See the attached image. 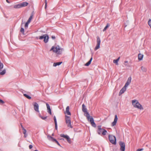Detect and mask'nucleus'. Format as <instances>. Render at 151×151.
Masks as SVG:
<instances>
[{
  "mask_svg": "<svg viewBox=\"0 0 151 151\" xmlns=\"http://www.w3.org/2000/svg\"><path fill=\"white\" fill-rule=\"evenodd\" d=\"M132 104L134 107L137 108L140 110H143L144 109L142 106L139 103L138 100H133L132 101Z\"/></svg>",
  "mask_w": 151,
  "mask_h": 151,
  "instance_id": "nucleus-1",
  "label": "nucleus"
},
{
  "mask_svg": "<svg viewBox=\"0 0 151 151\" xmlns=\"http://www.w3.org/2000/svg\"><path fill=\"white\" fill-rule=\"evenodd\" d=\"M98 128L97 132L99 134L105 135L107 133V131L104 129L102 128L101 126H98Z\"/></svg>",
  "mask_w": 151,
  "mask_h": 151,
  "instance_id": "nucleus-2",
  "label": "nucleus"
},
{
  "mask_svg": "<svg viewBox=\"0 0 151 151\" xmlns=\"http://www.w3.org/2000/svg\"><path fill=\"white\" fill-rule=\"evenodd\" d=\"M61 50L59 46H57L56 47H55L54 46H52L50 49V51H53L58 54H60L61 52L60 51Z\"/></svg>",
  "mask_w": 151,
  "mask_h": 151,
  "instance_id": "nucleus-3",
  "label": "nucleus"
},
{
  "mask_svg": "<svg viewBox=\"0 0 151 151\" xmlns=\"http://www.w3.org/2000/svg\"><path fill=\"white\" fill-rule=\"evenodd\" d=\"M109 138L110 142L112 144L116 145V139L115 136L111 135H109Z\"/></svg>",
  "mask_w": 151,
  "mask_h": 151,
  "instance_id": "nucleus-4",
  "label": "nucleus"
},
{
  "mask_svg": "<svg viewBox=\"0 0 151 151\" xmlns=\"http://www.w3.org/2000/svg\"><path fill=\"white\" fill-rule=\"evenodd\" d=\"M65 122L68 127L71 128H73V126L71 125L70 118V116H65Z\"/></svg>",
  "mask_w": 151,
  "mask_h": 151,
  "instance_id": "nucleus-5",
  "label": "nucleus"
},
{
  "mask_svg": "<svg viewBox=\"0 0 151 151\" xmlns=\"http://www.w3.org/2000/svg\"><path fill=\"white\" fill-rule=\"evenodd\" d=\"M39 39L40 40H42L44 39V42L45 43H46L48 42L49 37L47 35H44L42 36L39 37Z\"/></svg>",
  "mask_w": 151,
  "mask_h": 151,
  "instance_id": "nucleus-6",
  "label": "nucleus"
},
{
  "mask_svg": "<svg viewBox=\"0 0 151 151\" xmlns=\"http://www.w3.org/2000/svg\"><path fill=\"white\" fill-rule=\"evenodd\" d=\"M101 43V40L99 36L97 37L96 45L94 48V50H96L100 47V44Z\"/></svg>",
  "mask_w": 151,
  "mask_h": 151,
  "instance_id": "nucleus-7",
  "label": "nucleus"
},
{
  "mask_svg": "<svg viewBox=\"0 0 151 151\" xmlns=\"http://www.w3.org/2000/svg\"><path fill=\"white\" fill-rule=\"evenodd\" d=\"M61 137L65 138L69 144L71 143V139L67 135H65L64 134H60Z\"/></svg>",
  "mask_w": 151,
  "mask_h": 151,
  "instance_id": "nucleus-8",
  "label": "nucleus"
},
{
  "mask_svg": "<svg viewBox=\"0 0 151 151\" xmlns=\"http://www.w3.org/2000/svg\"><path fill=\"white\" fill-rule=\"evenodd\" d=\"M61 137L65 138L69 144L71 143V139L67 135H65L64 134H60Z\"/></svg>",
  "mask_w": 151,
  "mask_h": 151,
  "instance_id": "nucleus-9",
  "label": "nucleus"
},
{
  "mask_svg": "<svg viewBox=\"0 0 151 151\" xmlns=\"http://www.w3.org/2000/svg\"><path fill=\"white\" fill-rule=\"evenodd\" d=\"M61 137L65 138L69 144L71 143V139L67 135H65L64 134H60Z\"/></svg>",
  "mask_w": 151,
  "mask_h": 151,
  "instance_id": "nucleus-10",
  "label": "nucleus"
},
{
  "mask_svg": "<svg viewBox=\"0 0 151 151\" xmlns=\"http://www.w3.org/2000/svg\"><path fill=\"white\" fill-rule=\"evenodd\" d=\"M47 138L49 140L52 142H55L59 146H60V143L58 141L53 137L50 136H48Z\"/></svg>",
  "mask_w": 151,
  "mask_h": 151,
  "instance_id": "nucleus-11",
  "label": "nucleus"
},
{
  "mask_svg": "<svg viewBox=\"0 0 151 151\" xmlns=\"http://www.w3.org/2000/svg\"><path fill=\"white\" fill-rule=\"evenodd\" d=\"M119 145L120 146V150L121 151H124L125 147V143L122 142H120Z\"/></svg>",
  "mask_w": 151,
  "mask_h": 151,
  "instance_id": "nucleus-12",
  "label": "nucleus"
},
{
  "mask_svg": "<svg viewBox=\"0 0 151 151\" xmlns=\"http://www.w3.org/2000/svg\"><path fill=\"white\" fill-rule=\"evenodd\" d=\"M32 104L34 106V109L35 111L37 112H39V106L38 104L36 102H34Z\"/></svg>",
  "mask_w": 151,
  "mask_h": 151,
  "instance_id": "nucleus-13",
  "label": "nucleus"
},
{
  "mask_svg": "<svg viewBox=\"0 0 151 151\" xmlns=\"http://www.w3.org/2000/svg\"><path fill=\"white\" fill-rule=\"evenodd\" d=\"M88 121H90L92 126L94 127H96V124L94 122L93 119L92 117L91 116L90 118V119Z\"/></svg>",
  "mask_w": 151,
  "mask_h": 151,
  "instance_id": "nucleus-14",
  "label": "nucleus"
},
{
  "mask_svg": "<svg viewBox=\"0 0 151 151\" xmlns=\"http://www.w3.org/2000/svg\"><path fill=\"white\" fill-rule=\"evenodd\" d=\"M118 120V117L116 114L115 116L114 119V121L112 123L111 126H114L116 124Z\"/></svg>",
  "mask_w": 151,
  "mask_h": 151,
  "instance_id": "nucleus-15",
  "label": "nucleus"
},
{
  "mask_svg": "<svg viewBox=\"0 0 151 151\" xmlns=\"http://www.w3.org/2000/svg\"><path fill=\"white\" fill-rule=\"evenodd\" d=\"M131 80L132 78L131 77H129L128 78L127 81L124 85L125 87H127L131 83Z\"/></svg>",
  "mask_w": 151,
  "mask_h": 151,
  "instance_id": "nucleus-16",
  "label": "nucleus"
},
{
  "mask_svg": "<svg viewBox=\"0 0 151 151\" xmlns=\"http://www.w3.org/2000/svg\"><path fill=\"white\" fill-rule=\"evenodd\" d=\"M126 87H125V86H124L122 88L119 92V95H120L122 94L126 91Z\"/></svg>",
  "mask_w": 151,
  "mask_h": 151,
  "instance_id": "nucleus-17",
  "label": "nucleus"
},
{
  "mask_svg": "<svg viewBox=\"0 0 151 151\" xmlns=\"http://www.w3.org/2000/svg\"><path fill=\"white\" fill-rule=\"evenodd\" d=\"M46 105L47 107V109L48 112L50 115L52 114L51 109L50 108L49 105L47 103H46Z\"/></svg>",
  "mask_w": 151,
  "mask_h": 151,
  "instance_id": "nucleus-18",
  "label": "nucleus"
},
{
  "mask_svg": "<svg viewBox=\"0 0 151 151\" xmlns=\"http://www.w3.org/2000/svg\"><path fill=\"white\" fill-rule=\"evenodd\" d=\"M54 122H55V129L56 130H57L58 126H57V120H56V117L55 116H54Z\"/></svg>",
  "mask_w": 151,
  "mask_h": 151,
  "instance_id": "nucleus-19",
  "label": "nucleus"
},
{
  "mask_svg": "<svg viewBox=\"0 0 151 151\" xmlns=\"http://www.w3.org/2000/svg\"><path fill=\"white\" fill-rule=\"evenodd\" d=\"M84 113V115L85 116H86L87 119H88V120H89L90 119V118L91 117V116H90L89 113L88 112V111Z\"/></svg>",
  "mask_w": 151,
  "mask_h": 151,
  "instance_id": "nucleus-20",
  "label": "nucleus"
},
{
  "mask_svg": "<svg viewBox=\"0 0 151 151\" xmlns=\"http://www.w3.org/2000/svg\"><path fill=\"white\" fill-rule=\"evenodd\" d=\"M82 110L83 111V112L85 113V112L87 111V109L86 107V106L84 104H83L82 105Z\"/></svg>",
  "mask_w": 151,
  "mask_h": 151,
  "instance_id": "nucleus-21",
  "label": "nucleus"
},
{
  "mask_svg": "<svg viewBox=\"0 0 151 151\" xmlns=\"http://www.w3.org/2000/svg\"><path fill=\"white\" fill-rule=\"evenodd\" d=\"M20 3L22 7L26 6L28 4V3L26 2H24Z\"/></svg>",
  "mask_w": 151,
  "mask_h": 151,
  "instance_id": "nucleus-22",
  "label": "nucleus"
},
{
  "mask_svg": "<svg viewBox=\"0 0 151 151\" xmlns=\"http://www.w3.org/2000/svg\"><path fill=\"white\" fill-rule=\"evenodd\" d=\"M92 59H93V58H92V56H91V58L85 64V65L86 66H88V65H89L90 64L92 60Z\"/></svg>",
  "mask_w": 151,
  "mask_h": 151,
  "instance_id": "nucleus-23",
  "label": "nucleus"
},
{
  "mask_svg": "<svg viewBox=\"0 0 151 151\" xmlns=\"http://www.w3.org/2000/svg\"><path fill=\"white\" fill-rule=\"evenodd\" d=\"M14 8L15 9H19L22 8L20 3L14 5Z\"/></svg>",
  "mask_w": 151,
  "mask_h": 151,
  "instance_id": "nucleus-24",
  "label": "nucleus"
},
{
  "mask_svg": "<svg viewBox=\"0 0 151 151\" xmlns=\"http://www.w3.org/2000/svg\"><path fill=\"white\" fill-rule=\"evenodd\" d=\"M62 63V62H58L57 63H54L53 64V66L56 67L58 65H59L61 64Z\"/></svg>",
  "mask_w": 151,
  "mask_h": 151,
  "instance_id": "nucleus-25",
  "label": "nucleus"
},
{
  "mask_svg": "<svg viewBox=\"0 0 151 151\" xmlns=\"http://www.w3.org/2000/svg\"><path fill=\"white\" fill-rule=\"evenodd\" d=\"M143 55L140 53H139L138 55V59L139 60H141L142 59Z\"/></svg>",
  "mask_w": 151,
  "mask_h": 151,
  "instance_id": "nucleus-26",
  "label": "nucleus"
},
{
  "mask_svg": "<svg viewBox=\"0 0 151 151\" xmlns=\"http://www.w3.org/2000/svg\"><path fill=\"white\" fill-rule=\"evenodd\" d=\"M66 112L67 114L70 115H71V113L69 111V106H67L66 108Z\"/></svg>",
  "mask_w": 151,
  "mask_h": 151,
  "instance_id": "nucleus-27",
  "label": "nucleus"
},
{
  "mask_svg": "<svg viewBox=\"0 0 151 151\" xmlns=\"http://www.w3.org/2000/svg\"><path fill=\"white\" fill-rule=\"evenodd\" d=\"M120 59V57H119L116 60H113V63L116 64L117 65H118V62L119 61V59Z\"/></svg>",
  "mask_w": 151,
  "mask_h": 151,
  "instance_id": "nucleus-28",
  "label": "nucleus"
},
{
  "mask_svg": "<svg viewBox=\"0 0 151 151\" xmlns=\"http://www.w3.org/2000/svg\"><path fill=\"white\" fill-rule=\"evenodd\" d=\"M33 15L32 14L29 17V18L28 19V20L27 22L29 23L31 22L33 18Z\"/></svg>",
  "mask_w": 151,
  "mask_h": 151,
  "instance_id": "nucleus-29",
  "label": "nucleus"
},
{
  "mask_svg": "<svg viewBox=\"0 0 151 151\" xmlns=\"http://www.w3.org/2000/svg\"><path fill=\"white\" fill-rule=\"evenodd\" d=\"M23 95L24 96H25L28 99H31V97L30 96L27 95L26 94H24Z\"/></svg>",
  "mask_w": 151,
  "mask_h": 151,
  "instance_id": "nucleus-30",
  "label": "nucleus"
},
{
  "mask_svg": "<svg viewBox=\"0 0 151 151\" xmlns=\"http://www.w3.org/2000/svg\"><path fill=\"white\" fill-rule=\"evenodd\" d=\"M109 24H107L106 25V26L105 27H104V28L103 29V32H104L105 31V30H106V29H107V28L108 27H109Z\"/></svg>",
  "mask_w": 151,
  "mask_h": 151,
  "instance_id": "nucleus-31",
  "label": "nucleus"
},
{
  "mask_svg": "<svg viewBox=\"0 0 151 151\" xmlns=\"http://www.w3.org/2000/svg\"><path fill=\"white\" fill-rule=\"evenodd\" d=\"M141 69L144 72H145L146 71V69L145 67L143 66H142L141 67Z\"/></svg>",
  "mask_w": 151,
  "mask_h": 151,
  "instance_id": "nucleus-32",
  "label": "nucleus"
},
{
  "mask_svg": "<svg viewBox=\"0 0 151 151\" xmlns=\"http://www.w3.org/2000/svg\"><path fill=\"white\" fill-rule=\"evenodd\" d=\"M6 73V70H3L1 72H0V74L1 75H3Z\"/></svg>",
  "mask_w": 151,
  "mask_h": 151,
  "instance_id": "nucleus-33",
  "label": "nucleus"
},
{
  "mask_svg": "<svg viewBox=\"0 0 151 151\" xmlns=\"http://www.w3.org/2000/svg\"><path fill=\"white\" fill-rule=\"evenodd\" d=\"M29 23L28 22H27L26 23L25 25V28H27Z\"/></svg>",
  "mask_w": 151,
  "mask_h": 151,
  "instance_id": "nucleus-34",
  "label": "nucleus"
},
{
  "mask_svg": "<svg viewBox=\"0 0 151 151\" xmlns=\"http://www.w3.org/2000/svg\"><path fill=\"white\" fill-rule=\"evenodd\" d=\"M148 24L151 28V19H150L149 21H148Z\"/></svg>",
  "mask_w": 151,
  "mask_h": 151,
  "instance_id": "nucleus-35",
  "label": "nucleus"
},
{
  "mask_svg": "<svg viewBox=\"0 0 151 151\" xmlns=\"http://www.w3.org/2000/svg\"><path fill=\"white\" fill-rule=\"evenodd\" d=\"M3 64L2 63H0V69H1L3 68Z\"/></svg>",
  "mask_w": 151,
  "mask_h": 151,
  "instance_id": "nucleus-36",
  "label": "nucleus"
},
{
  "mask_svg": "<svg viewBox=\"0 0 151 151\" xmlns=\"http://www.w3.org/2000/svg\"><path fill=\"white\" fill-rule=\"evenodd\" d=\"M40 117L42 119L44 120L46 119L47 118V116L42 117V116H40Z\"/></svg>",
  "mask_w": 151,
  "mask_h": 151,
  "instance_id": "nucleus-37",
  "label": "nucleus"
},
{
  "mask_svg": "<svg viewBox=\"0 0 151 151\" xmlns=\"http://www.w3.org/2000/svg\"><path fill=\"white\" fill-rule=\"evenodd\" d=\"M20 32H22V33H23L24 32V29L23 28H21V29H20Z\"/></svg>",
  "mask_w": 151,
  "mask_h": 151,
  "instance_id": "nucleus-38",
  "label": "nucleus"
},
{
  "mask_svg": "<svg viewBox=\"0 0 151 151\" xmlns=\"http://www.w3.org/2000/svg\"><path fill=\"white\" fill-rule=\"evenodd\" d=\"M23 130L24 131L23 132V133L24 134H26V132L27 131H26V130L25 129H23Z\"/></svg>",
  "mask_w": 151,
  "mask_h": 151,
  "instance_id": "nucleus-39",
  "label": "nucleus"
},
{
  "mask_svg": "<svg viewBox=\"0 0 151 151\" xmlns=\"http://www.w3.org/2000/svg\"><path fill=\"white\" fill-rule=\"evenodd\" d=\"M143 150V148L141 149H138L137 150V151H141Z\"/></svg>",
  "mask_w": 151,
  "mask_h": 151,
  "instance_id": "nucleus-40",
  "label": "nucleus"
},
{
  "mask_svg": "<svg viewBox=\"0 0 151 151\" xmlns=\"http://www.w3.org/2000/svg\"><path fill=\"white\" fill-rule=\"evenodd\" d=\"M0 103L2 104L4 103V102L2 100L0 99Z\"/></svg>",
  "mask_w": 151,
  "mask_h": 151,
  "instance_id": "nucleus-41",
  "label": "nucleus"
},
{
  "mask_svg": "<svg viewBox=\"0 0 151 151\" xmlns=\"http://www.w3.org/2000/svg\"><path fill=\"white\" fill-rule=\"evenodd\" d=\"M32 145H30L29 146V148L30 149H31L32 148Z\"/></svg>",
  "mask_w": 151,
  "mask_h": 151,
  "instance_id": "nucleus-42",
  "label": "nucleus"
},
{
  "mask_svg": "<svg viewBox=\"0 0 151 151\" xmlns=\"http://www.w3.org/2000/svg\"><path fill=\"white\" fill-rule=\"evenodd\" d=\"M52 38L53 40L55 39V36H52Z\"/></svg>",
  "mask_w": 151,
  "mask_h": 151,
  "instance_id": "nucleus-43",
  "label": "nucleus"
},
{
  "mask_svg": "<svg viewBox=\"0 0 151 151\" xmlns=\"http://www.w3.org/2000/svg\"><path fill=\"white\" fill-rule=\"evenodd\" d=\"M21 127L22 128V129L23 130L24 129H25L21 124Z\"/></svg>",
  "mask_w": 151,
  "mask_h": 151,
  "instance_id": "nucleus-44",
  "label": "nucleus"
},
{
  "mask_svg": "<svg viewBox=\"0 0 151 151\" xmlns=\"http://www.w3.org/2000/svg\"><path fill=\"white\" fill-rule=\"evenodd\" d=\"M46 1H47V0H45V9H46V7H47V2H46Z\"/></svg>",
  "mask_w": 151,
  "mask_h": 151,
  "instance_id": "nucleus-45",
  "label": "nucleus"
},
{
  "mask_svg": "<svg viewBox=\"0 0 151 151\" xmlns=\"http://www.w3.org/2000/svg\"><path fill=\"white\" fill-rule=\"evenodd\" d=\"M24 134V137H26L27 136V134Z\"/></svg>",
  "mask_w": 151,
  "mask_h": 151,
  "instance_id": "nucleus-46",
  "label": "nucleus"
},
{
  "mask_svg": "<svg viewBox=\"0 0 151 151\" xmlns=\"http://www.w3.org/2000/svg\"><path fill=\"white\" fill-rule=\"evenodd\" d=\"M6 0V1L8 3H9L10 2L8 0Z\"/></svg>",
  "mask_w": 151,
  "mask_h": 151,
  "instance_id": "nucleus-47",
  "label": "nucleus"
},
{
  "mask_svg": "<svg viewBox=\"0 0 151 151\" xmlns=\"http://www.w3.org/2000/svg\"><path fill=\"white\" fill-rule=\"evenodd\" d=\"M39 37H36V39H37V40H38V39H39Z\"/></svg>",
  "mask_w": 151,
  "mask_h": 151,
  "instance_id": "nucleus-48",
  "label": "nucleus"
},
{
  "mask_svg": "<svg viewBox=\"0 0 151 151\" xmlns=\"http://www.w3.org/2000/svg\"><path fill=\"white\" fill-rule=\"evenodd\" d=\"M128 63V61H124V63Z\"/></svg>",
  "mask_w": 151,
  "mask_h": 151,
  "instance_id": "nucleus-49",
  "label": "nucleus"
},
{
  "mask_svg": "<svg viewBox=\"0 0 151 151\" xmlns=\"http://www.w3.org/2000/svg\"><path fill=\"white\" fill-rule=\"evenodd\" d=\"M35 151H38L37 150H35Z\"/></svg>",
  "mask_w": 151,
  "mask_h": 151,
  "instance_id": "nucleus-50",
  "label": "nucleus"
},
{
  "mask_svg": "<svg viewBox=\"0 0 151 151\" xmlns=\"http://www.w3.org/2000/svg\"><path fill=\"white\" fill-rule=\"evenodd\" d=\"M61 139L62 140H64V139Z\"/></svg>",
  "mask_w": 151,
  "mask_h": 151,
  "instance_id": "nucleus-51",
  "label": "nucleus"
}]
</instances>
